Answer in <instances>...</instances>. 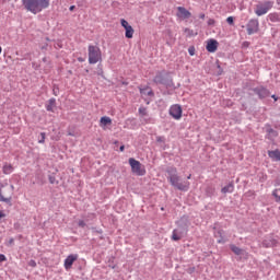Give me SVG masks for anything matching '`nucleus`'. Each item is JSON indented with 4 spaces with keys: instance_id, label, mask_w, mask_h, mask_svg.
Listing matches in <instances>:
<instances>
[{
    "instance_id": "25",
    "label": "nucleus",
    "mask_w": 280,
    "mask_h": 280,
    "mask_svg": "<svg viewBox=\"0 0 280 280\" xmlns=\"http://www.w3.org/2000/svg\"><path fill=\"white\" fill-rule=\"evenodd\" d=\"M156 141H158V143H165V137H163V136H158V137H156Z\"/></svg>"
},
{
    "instance_id": "14",
    "label": "nucleus",
    "mask_w": 280,
    "mask_h": 280,
    "mask_svg": "<svg viewBox=\"0 0 280 280\" xmlns=\"http://www.w3.org/2000/svg\"><path fill=\"white\" fill-rule=\"evenodd\" d=\"M268 156L271 161H280V150L268 151Z\"/></svg>"
},
{
    "instance_id": "8",
    "label": "nucleus",
    "mask_w": 280,
    "mask_h": 280,
    "mask_svg": "<svg viewBox=\"0 0 280 280\" xmlns=\"http://www.w3.org/2000/svg\"><path fill=\"white\" fill-rule=\"evenodd\" d=\"M170 115L173 119H180V117H183V107H180V105H172L170 108Z\"/></svg>"
},
{
    "instance_id": "13",
    "label": "nucleus",
    "mask_w": 280,
    "mask_h": 280,
    "mask_svg": "<svg viewBox=\"0 0 280 280\" xmlns=\"http://www.w3.org/2000/svg\"><path fill=\"white\" fill-rule=\"evenodd\" d=\"M256 93L258 95V97H260L261 100L268 97V95H270V92L268 90H266V88H258L256 89Z\"/></svg>"
},
{
    "instance_id": "18",
    "label": "nucleus",
    "mask_w": 280,
    "mask_h": 280,
    "mask_svg": "<svg viewBox=\"0 0 280 280\" xmlns=\"http://www.w3.org/2000/svg\"><path fill=\"white\" fill-rule=\"evenodd\" d=\"M262 246H265V248H270L272 246H277V240H270V238H266L262 242Z\"/></svg>"
},
{
    "instance_id": "11",
    "label": "nucleus",
    "mask_w": 280,
    "mask_h": 280,
    "mask_svg": "<svg viewBox=\"0 0 280 280\" xmlns=\"http://www.w3.org/2000/svg\"><path fill=\"white\" fill-rule=\"evenodd\" d=\"M177 16L178 19H189V16H191V12L187 11V9L183 8V7H178L177 8Z\"/></svg>"
},
{
    "instance_id": "30",
    "label": "nucleus",
    "mask_w": 280,
    "mask_h": 280,
    "mask_svg": "<svg viewBox=\"0 0 280 280\" xmlns=\"http://www.w3.org/2000/svg\"><path fill=\"white\" fill-rule=\"evenodd\" d=\"M28 266H31L32 268H36V261L30 260Z\"/></svg>"
},
{
    "instance_id": "29",
    "label": "nucleus",
    "mask_w": 280,
    "mask_h": 280,
    "mask_svg": "<svg viewBox=\"0 0 280 280\" xmlns=\"http://www.w3.org/2000/svg\"><path fill=\"white\" fill-rule=\"evenodd\" d=\"M42 139L38 140V143H45V132L40 133Z\"/></svg>"
},
{
    "instance_id": "44",
    "label": "nucleus",
    "mask_w": 280,
    "mask_h": 280,
    "mask_svg": "<svg viewBox=\"0 0 280 280\" xmlns=\"http://www.w3.org/2000/svg\"><path fill=\"white\" fill-rule=\"evenodd\" d=\"M278 5H280V0H277Z\"/></svg>"
},
{
    "instance_id": "41",
    "label": "nucleus",
    "mask_w": 280,
    "mask_h": 280,
    "mask_svg": "<svg viewBox=\"0 0 280 280\" xmlns=\"http://www.w3.org/2000/svg\"><path fill=\"white\" fill-rule=\"evenodd\" d=\"M209 25H213V20H210V21H209Z\"/></svg>"
},
{
    "instance_id": "7",
    "label": "nucleus",
    "mask_w": 280,
    "mask_h": 280,
    "mask_svg": "<svg viewBox=\"0 0 280 280\" xmlns=\"http://www.w3.org/2000/svg\"><path fill=\"white\" fill-rule=\"evenodd\" d=\"M120 24L126 32L125 33L126 38H132V36H135V28H132V26L128 23V21L124 19L120 21Z\"/></svg>"
},
{
    "instance_id": "40",
    "label": "nucleus",
    "mask_w": 280,
    "mask_h": 280,
    "mask_svg": "<svg viewBox=\"0 0 280 280\" xmlns=\"http://www.w3.org/2000/svg\"><path fill=\"white\" fill-rule=\"evenodd\" d=\"M124 150H125V147L121 145V147H120V152H124Z\"/></svg>"
},
{
    "instance_id": "5",
    "label": "nucleus",
    "mask_w": 280,
    "mask_h": 280,
    "mask_svg": "<svg viewBox=\"0 0 280 280\" xmlns=\"http://www.w3.org/2000/svg\"><path fill=\"white\" fill-rule=\"evenodd\" d=\"M129 165L131 167L132 173L136 174V176H144L145 168L143 167L141 162L130 158L129 159Z\"/></svg>"
},
{
    "instance_id": "38",
    "label": "nucleus",
    "mask_w": 280,
    "mask_h": 280,
    "mask_svg": "<svg viewBox=\"0 0 280 280\" xmlns=\"http://www.w3.org/2000/svg\"><path fill=\"white\" fill-rule=\"evenodd\" d=\"M189 54L190 56H194V50L191 48L189 49Z\"/></svg>"
},
{
    "instance_id": "47",
    "label": "nucleus",
    "mask_w": 280,
    "mask_h": 280,
    "mask_svg": "<svg viewBox=\"0 0 280 280\" xmlns=\"http://www.w3.org/2000/svg\"><path fill=\"white\" fill-rule=\"evenodd\" d=\"M187 178H188V180H189V178H191V175H188V177H187Z\"/></svg>"
},
{
    "instance_id": "43",
    "label": "nucleus",
    "mask_w": 280,
    "mask_h": 280,
    "mask_svg": "<svg viewBox=\"0 0 280 280\" xmlns=\"http://www.w3.org/2000/svg\"><path fill=\"white\" fill-rule=\"evenodd\" d=\"M148 95H152V91H149V92H148Z\"/></svg>"
},
{
    "instance_id": "2",
    "label": "nucleus",
    "mask_w": 280,
    "mask_h": 280,
    "mask_svg": "<svg viewBox=\"0 0 280 280\" xmlns=\"http://www.w3.org/2000/svg\"><path fill=\"white\" fill-rule=\"evenodd\" d=\"M50 0H22V5L31 14H40L49 8Z\"/></svg>"
},
{
    "instance_id": "23",
    "label": "nucleus",
    "mask_w": 280,
    "mask_h": 280,
    "mask_svg": "<svg viewBox=\"0 0 280 280\" xmlns=\"http://www.w3.org/2000/svg\"><path fill=\"white\" fill-rule=\"evenodd\" d=\"M231 250L232 253H234L235 255H242V253H244V250L235 245H231Z\"/></svg>"
},
{
    "instance_id": "17",
    "label": "nucleus",
    "mask_w": 280,
    "mask_h": 280,
    "mask_svg": "<svg viewBox=\"0 0 280 280\" xmlns=\"http://www.w3.org/2000/svg\"><path fill=\"white\" fill-rule=\"evenodd\" d=\"M234 189H235V186L233 185V183H230L228 186H224L221 189V192L222 194H233Z\"/></svg>"
},
{
    "instance_id": "42",
    "label": "nucleus",
    "mask_w": 280,
    "mask_h": 280,
    "mask_svg": "<svg viewBox=\"0 0 280 280\" xmlns=\"http://www.w3.org/2000/svg\"><path fill=\"white\" fill-rule=\"evenodd\" d=\"M140 93H145V90H140Z\"/></svg>"
},
{
    "instance_id": "19",
    "label": "nucleus",
    "mask_w": 280,
    "mask_h": 280,
    "mask_svg": "<svg viewBox=\"0 0 280 280\" xmlns=\"http://www.w3.org/2000/svg\"><path fill=\"white\" fill-rule=\"evenodd\" d=\"M269 21H271V23H280V14L279 13H270L268 15Z\"/></svg>"
},
{
    "instance_id": "36",
    "label": "nucleus",
    "mask_w": 280,
    "mask_h": 280,
    "mask_svg": "<svg viewBox=\"0 0 280 280\" xmlns=\"http://www.w3.org/2000/svg\"><path fill=\"white\" fill-rule=\"evenodd\" d=\"M78 60H79V62H84V58H82V57H79Z\"/></svg>"
},
{
    "instance_id": "10",
    "label": "nucleus",
    "mask_w": 280,
    "mask_h": 280,
    "mask_svg": "<svg viewBox=\"0 0 280 280\" xmlns=\"http://www.w3.org/2000/svg\"><path fill=\"white\" fill-rule=\"evenodd\" d=\"M206 49L210 54H215V51H218V40H215V39L208 40Z\"/></svg>"
},
{
    "instance_id": "31",
    "label": "nucleus",
    "mask_w": 280,
    "mask_h": 280,
    "mask_svg": "<svg viewBox=\"0 0 280 280\" xmlns=\"http://www.w3.org/2000/svg\"><path fill=\"white\" fill-rule=\"evenodd\" d=\"M79 226H81V229H84L86 226V223H84V221H79Z\"/></svg>"
},
{
    "instance_id": "33",
    "label": "nucleus",
    "mask_w": 280,
    "mask_h": 280,
    "mask_svg": "<svg viewBox=\"0 0 280 280\" xmlns=\"http://www.w3.org/2000/svg\"><path fill=\"white\" fill-rule=\"evenodd\" d=\"M5 255H3V254H0V262H3V261H5Z\"/></svg>"
},
{
    "instance_id": "16",
    "label": "nucleus",
    "mask_w": 280,
    "mask_h": 280,
    "mask_svg": "<svg viewBox=\"0 0 280 280\" xmlns=\"http://www.w3.org/2000/svg\"><path fill=\"white\" fill-rule=\"evenodd\" d=\"M54 108H56V98H50L46 104V110L54 113Z\"/></svg>"
},
{
    "instance_id": "26",
    "label": "nucleus",
    "mask_w": 280,
    "mask_h": 280,
    "mask_svg": "<svg viewBox=\"0 0 280 280\" xmlns=\"http://www.w3.org/2000/svg\"><path fill=\"white\" fill-rule=\"evenodd\" d=\"M226 23H229V25H234V19H233V16H229V18L226 19Z\"/></svg>"
},
{
    "instance_id": "28",
    "label": "nucleus",
    "mask_w": 280,
    "mask_h": 280,
    "mask_svg": "<svg viewBox=\"0 0 280 280\" xmlns=\"http://www.w3.org/2000/svg\"><path fill=\"white\" fill-rule=\"evenodd\" d=\"M185 34H187L188 36H194V32L189 28H185L184 30Z\"/></svg>"
},
{
    "instance_id": "32",
    "label": "nucleus",
    "mask_w": 280,
    "mask_h": 280,
    "mask_svg": "<svg viewBox=\"0 0 280 280\" xmlns=\"http://www.w3.org/2000/svg\"><path fill=\"white\" fill-rule=\"evenodd\" d=\"M14 244V238H10L7 246H12Z\"/></svg>"
},
{
    "instance_id": "48",
    "label": "nucleus",
    "mask_w": 280,
    "mask_h": 280,
    "mask_svg": "<svg viewBox=\"0 0 280 280\" xmlns=\"http://www.w3.org/2000/svg\"><path fill=\"white\" fill-rule=\"evenodd\" d=\"M271 132H273V133H275V130H271Z\"/></svg>"
},
{
    "instance_id": "12",
    "label": "nucleus",
    "mask_w": 280,
    "mask_h": 280,
    "mask_svg": "<svg viewBox=\"0 0 280 280\" xmlns=\"http://www.w3.org/2000/svg\"><path fill=\"white\" fill-rule=\"evenodd\" d=\"M165 75H167V73L165 71L158 72L155 78H154L155 84H165L166 83Z\"/></svg>"
},
{
    "instance_id": "46",
    "label": "nucleus",
    "mask_w": 280,
    "mask_h": 280,
    "mask_svg": "<svg viewBox=\"0 0 280 280\" xmlns=\"http://www.w3.org/2000/svg\"><path fill=\"white\" fill-rule=\"evenodd\" d=\"M1 51H3V49H2L1 46H0V54H1Z\"/></svg>"
},
{
    "instance_id": "21",
    "label": "nucleus",
    "mask_w": 280,
    "mask_h": 280,
    "mask_svg": "<svg viewBox=\"0 0 280 280\" xmlns=\"http://www.w3.org/2000/svg\"><path fill=\"white\" fill-rule=\"evenodd\" d=\"M183 235L180 234V232H177L176 230L173 231L172 234V240H174V242H178L179 240H182Z\"/></svg>"
},
{
    "instance_id": "6",
    "label": "nucleus",
    "mask_w": 280,
    "mask_h": 280,
    "mask_svg": "<svg viewBox=\"0 0 280 280\" xmlns=\"http://www.w3.org/2000/svg\"><path fill=\"white\" fill-rule=\"evenodd\" d=\"M247 34L253 36V34H257L259 32V20L252 19L248 21L247 25Z\"/></svg>"
},
{
    "instance_id": "34",
    "label": "nucleus",
    "mask_w": 280,
    "mask_h": 280,
    "mask_svg": "<svg viewBox=\"0 0 280 280\" xmlns=\"http://www.w3.org/2000/svg\"><path fill=\"white\" fill-rule=\"evenodd\" d=\"M224 242H225L224 238H221L218 241L219 244H224Z\"/></svg>"
},
{
    "instance_id": "22",
    "label": "nucleus",
    "mask_w": 280,
    "mask_h": 280,
    "mask_svg": "<svg viewBox=\"0 0 280 280\" xmlns=\"http://www.w3.org/2000/svg\"><path fill=\"white\" fill-rule=\"evenodd\" d=\"M12 200V196L4 197L3 190L0 189V202H10Z\"/></svg>"
},
{
    "instance_id": "27",
    "label": "nucleus",
    "mask_w": 280,
    "mask_h": 280,
    "mask_svg": "<svg viewBox=\"0 0 280 280\" xmlns=\"http://www.w3.org/2000/svg\"><path fill=\"white\" fill-rule=\"evenodd\" d=\"M139 113H140V115H142V116L148 115V112H147V109H145L144 107H141V108L139 109Z\"/></svg>"
},
{
    "instance_id": "37",
    "label": "nucleus",
    "mask_w": 280,
    "mask_h": 280,
    "mask_svg": "<svg viewBox=\"0 0 280 280\" xmlns=\"http://www.w3.org/2000/svg\"><path fill=\"white\" fill-rule=\"evenodd\" d=\"M218 235L222 236V232H217L215 237H218Z\"/></svg>"
},
{
    "instance_id": "9",
    "label": "nucleus",
    "mask_w": 280,
    "mask_h": 280,
    "mask_svg": "<svg viewBox=\"0 0 280 280\" xmlns=\"http://www.w3.org/2000/svg\"><path fill=\"white\" fill-rule=\"evenodd\" d=\"M75 261H78V254L69 255L65 260L66 270H71V266H73V262Z\"/></svg>"
},
{
    "instance_id": "4",
    "label": "nucleus",
    "mask_w": 280,
    "mask_h": 280,
    "mask_svg": "<svg viewBox=\"0 0 280 280\" xmlns=\"http://www.w3.org/2000/svg\"><path fill=\"white\" fill-rule=\"evenodd\" d=\"M102 60V50L97 46H89V62L90 65H97Z\"/></svg>"
},
{
    "instance_id": "3",
    "label": "nucleus",
    "mask_w": 280,
    "mask_h": 280,
    "mask_svg": "<svg viewBox=\"0 0 280 280\" xmlns=\"http://www.w3.org/2000/svg\"><path fill=\"white\" fill-rule=\"evenodd\" d=\"M275 7V2L270 0L260 1L256 4L255 14L256 16H264V14H268L270 10Z\"/></svg>"
},
{
    "instance_id": "20",
    "label": "nucleus",
    "mask_w": 280,
    "mask_h": 280,
    "mask_svg": "<svg viewBox=\"0 0 280 280\" xmlns=\"http://www.w3.org/2000/svg\"><path fill=\"white\" fill-rule=\"evenodd\" d=\"M14 172V167L11 164H5L3 166V173L4 174H12Z\"/></svg>"
},
{
    "instance_id": "35",
    "label": "nucleus",
    "mask_w": 280,
    "mask_h": 280,
    "mask_svg": "<svg viewBox=\"0 0 280 280\" xmlns=\"http://www.w3.org/2000/svg\"><path fill=\"white\" fill-rule=\"evenodd\" d=\"M73 10H75V5L70 7V12H73Z\"/></svg>"
},
{
    "instance_id": "15",
    "label": "nucleus",
    "mask_w": 280,
    "mask_h": 280,
    "mask_svg": "<svg viewBox=\"0 0 280 280\" xmlns=\"http://www.w3.org/2000/svg\"><path fill=\"white\" fill-rule=\"evenodd\" d=\"M110 124H113V119H110V117H107V116L101 117V120H100L101 128H106V126H110Z\"/></svg>"
},
{
    "instance_id": "45",
    "label": "nucleus",
    "mask_w": 280,
    "mask_h": 280,
    "mask_svg": "<svg viewBox=\"0 0 280 280\" xmlns=\"http://www.w3.org/2000/svg\"><path fill=\"white\" fill-rule=\"evenodd\" d=\"M200 18H201V19H205V14H202Z\"/></svg>"
},
{
    "instance_id": "24",
    "label": "nucleus",
    "mask_w": 280,
    "mask_h": 280,
    "mask_svg": "<svg viewBox=\"0 0 280 280\" xmlns=\"http://www.w3.org/2000/svg\"><path fill=\"white\" fill-rule=\"evenodd\" d=\"M272 196H275L277 202H280V188L273 190Z\"/></svg>"
},
{
    "instance_id": "39",
    "label": "nucleus",
    "mask_w": 280,
    "mask_h": 280,
    "mask_svg": "<svg viewBox=\"0 0 280 280\" xmlns=\"http://www.w3.org/2000/svg\"><path fill=\"white\" fill-rule=\"evenodd\" d=\"M271 97H272V100H275V102H277L278 98L276 95H272Z\"/></svg>"
},
{
    "instance_id": "1",
    "label": "nucleus",
    "mask_w": 280,
    "mask_h": 280,
    "mask_svg": "<svg viewBox=\"0 0 280 280\" xmlns=\"http://www.w3.org/2000/svg\"><path fill=\"white\" fill-rule=\"evenodd\" d=\"M166 172L167 180L171 183L172 187H175V189H179V191H189V182L180 179L176 167H168Z\"/></svg>"
}]
</instances>
